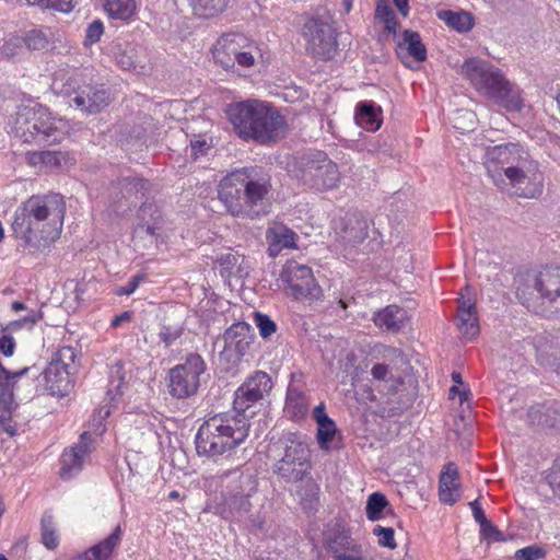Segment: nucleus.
<instances>
[{
    "instance_id": "38",
    "label": "nucleus",
    "mask_w": 560,
    "mask_h": 560,
    "mask_svg": "<svg viewBox=\"0 0 560 560\" xmlns=\"http://www.w3.org/2000/svg\"><path fill=\"white\" fill-rule=\"evenodd\" d=\"M295 234L292 231L285 230L281 233H275L269 237L268 254L271 257H276L283 248H294Z\"/></svg>"
},
{
    "instance_id": "13",
    "label": "nucleus",
    "mask_w": 560,
    "mask_h": 560,
    "mask_svg": "<svg viewBox=\"0 0 560 560\" xmlns=\"http://www.w3.org/2000/svg\"><path fill=\"white\" fill-rule=\"evenodd\" d=\"M257 52L255 43L242 33L223 34L212 48L215 63L225 70L234 69L236 63L243 68L254 66Z\"/></svg>"
},
{
    "instance_id": "63",
    "label": "nucleus",
    "mask_w": 560,
    "mask_h": 560,
    "mask_svg": "<svg viewBox=\"0 0 560 560\" xmlns=\"http://www.w3.org/2000/svg\"><path fill=\"white\" fill-rule=\"evenodd\" d=\"M52 9L61 12H69L74 7V0H50Z\"/></svg>"
},
{
    "instance_id": "3",
    "label": "nucleus",
    "mask_w": 560,
    "mask_h": 560,
    "mask_svg": "<svg viewBox=\"0 0 560 560\" xmlns=\"http://www.w3.org/2000/svg\"><path fill=\"white\" fill-rule=\"evenodd\" d=\"M226 114L234 131L243 140L268 144L281 139L285 131L284 116L264 101L249 98L232 103Z\"/></svg>"
},
{
    "instance_id": "25",
    "label": "nucleus",
    "mask_w": 560,
    "mask_h": 560,
    "mask_svg": "<svg viewBox=\"0 0 560 560\" xmlns=\"http://www.w3.org/2000/svg\"><path fill=\"white\" fill-rule=\"evenodd\" d=\"M313 418L317 423L316 439L319 448L324 451H330L337 447L335 441L339 432L334 420L326 413V407L324 402H320L314 408Z\"/></svg>"
},
{
    "instance_id": "4",
    "label": "nucleus",
    "mask_w": 560,
    "mask_h": 560,
    "mask_svg": "<svg viewBox=\"0 0 560 560\" xmlns=\"http://www.w3.org/2000/svg\"><path fill=\"white\" fill-rule=\"evenodd\" d=\"M462 74L479 94L508 112H520L523 108L520 89L488 61L469 58L462 66Z\"/></svg>"
},
{
    "instance_id": "61",
    "label": "nucleus",
    "mask_w": 560,
    "mask_h": 560,
    "mask_svg": "<svg viewBox=\"0 0 560 560\" xmlns=\"http://www.w3.org/2000/svg\"><path fill=\"white\" fill-rule=\"evenodd\" d=\"M140 280L141 278L139 276L133 277L126 285L120 287L117 293L119 295H130L137 290Z\"/></svg>"
},
{
    "instance_id": "19",
    "label": "nucleus",
    "mask_w": 560,
    "mask_h": 560,
    "mask_svg": "<svg viewBox=\"0 0 560 560\" xmlns=\"http://www.w3.org/2000/svg\"><path fill=\"white\" fill-rule=\"evenodd\" d=\"M254 335L252 326L245 322L234 323L222 337L223 348L219 353L220 361L228 366L237 365L249 351Z\"/></svg>"
},
{
    "instance_id": "60",
    "label": "nucleus",
    "mask_w": 560,
    "mask_h": 560,
    "mask_svg": "<svg viewBox=\"0 0 560 560\" xmlns=\"http://www.w3.org/2000/svg\"><path fill=\"white\" fill-rule=\"evenodd\" d=\"M15 347L14 339L9 335H2L0 337V351L3 355L10 357L13 354Z\"/></svg>"
},
{
    "instance_id": "16",
    "label": "nucleus",
    "mask_w": 560,
    "mask_h": 560,
    "mask_svg": "<svg viewBox=\"0 0 560 560\" xmlns=\"http://www.w3.org/2000/svg\"><path fill=\"white\" fill-rule=\"evenodd\" d=\"M538 164L532 155L516 143L500 144L487 150L485 166L495 186L504 183L502 173L521 166Z\"/></svg>"
},
{
    "instance_id": "54",
    "label": "nucleus",
    "mask_w": 560,
    "mask_h": 560,
    "mask_svg": "<svg viewBox=\"0 0 560 560\" xmlns=\"http://www.w3.org/2000/svg\"><path fill=\"white\" fill-rule=\"evenodd\" d=\"M40 319V314L36 311H30L28 314L19 319V320H15V322H12L8 328L11 329V330H14V329H18V328H21V327H33L38 320Z\"/></svg>"
},
{
    "instance_id": "26",
    "label": "nucleus",
    "mask_w": 560,
    "mask_h": 560,
    "mask_svg": "<svg viewBox=\"0 0 560 560\" xmlns=\"http://www.w3.org/2000/svg\"><path fill=\"white\" fill-rule=\"evenodd\" d=\"M458 477L457 466L454 463H447L441 471L439 481V495L443 503L454 504L460 497Z\"/></svg>"
},
{
    "instance_id": "46",
    "label": "nucleus",
    "mask_w": 560,
    "mask_h": 560,
    "mask_svg": "<svg viewBox=\"0 0 560 560\" xmlns=\"http://www.w3.org/2000/svg\"><path fill=\"white\" fill-rule=\"evenodd\" d=\"M373 534L378 538L377 542L382 547H386L389 549L396 548V541L394 538V529L390 527H383L381 525H376L373 528Z\"/></svg>"
},
{
    "instance_id": "18",
    "label": "nucleus",
    "mask_w": 560,
    "mask_h": 560,
    "mask_svg": "<svg viewBox=\"0 0 560 560\" xmlns=\"http://www.w3.org/2000/svg\"><path fill=\"white\" fill-rule=\"evenodd\" d=\"M504 183L497 186L502 191L522 198H537L542 192V179L539 164L521 166L502 173Z\"/></svg>"
},
{
    "instance_id": "59",
    "label": "nucleus",
    "mask_w": 560,
    "mask_h": 560,
    "mask_svg": "<svg viewBox=\"0 0 560 560\" xmlns=\"http://www.w3.org/2000/svg\"><path fill=\"white\" fill-rule=\"evenodd\" d=\"M209 149L210 147L205 139H197L190 141V154L195 160L198 159L200 155H203L206 151Z\"/></svg>"
},
{
    "instance_id": "53",
    "label": "nucleus",
    "mask_w": 560,
    "mask_h": 560,
    "mask_svg": "<svg viewBox=\"0 0 560 560\" xmlns=\"http://www.w3.org/2000/svg\"><path fill=\"white\" fill-rule=\"evenodd\" d=\"M65 160L66 154L61 151H44V166L48 168L59 167Z\"/></svg>"
},
{
    "instance_id": "15",
    "label": "nucleus",
    "mask_w": 560,
    "mask_h": 560,
    "mask_svg": "<svg viewBox=\"0 0 560 560\" xmlns=\"http://www.w3.org/2000/svg\"><path fill=\"white\" fill-rule=\"evenodd\" d=\"M258 479L253 474H241L224 495V506L236 518L248 517L253 526L261 529L265 523L259 514L252 513L250 498L257 492Z\"/></svg>"
},
{
    "instance_id": "34",
    "label": "nucleus",
    "mask_w": 560,
    "mask_h": 560,
    "mask_svg": "<svg viewBox=\"0 0 560 560\" xmlns=\"http://www.w3.org/2000/svg\"><path fill=\"white\" fill-rule=\"evenodd\" d=\"M194 15L212 19L226 10L231 0H187Z\"/></svg>"
},
{
    "instance_id": "28",
    "label": "nucleus",
    "mask_w": 560,
    "mask_h": 560,
    "mask_svg": "<svg viewBox=\"0 0 560 560\" xmlns=\"http://www.w3.org/2000/svg\"><path fill=\"white\" fill-rule=\"evenodd\" d=\"M310 400L301 389L289 386L285 398L284 411L287 416L296 422L305 419L310 411Z\"/></svg>"
},
{
    "instance_id": "52",
    "label": "nucleus",
    "mask_w": 560,
    "mask_h": 560,
    "mask_svg": "<svg viewBox=\"0 0 560 560\" xmlns=\"http://www.w3.org/2000/svg\"><path fill=\"white\" fill-rule=\"evenodd\" d=\"M479 525L482 538L493 541H500L503 539L502 533L489 520Z\"/></svg>"
},
{
    "instance_id": "9",
    "label": "nucleus",
    "mask_w": 560,
    "mask_h": 560,
    "mask_svg": "<svg viewBox=\"0 0 560 560\" xmlns=\"http://www.w3.org/2000/svg\"><path fill=\"white\" fill-rule=\"evenodd\" d=\"M302 36L306 54L315 60L329 61L339 51L338 32L332 18L327 13L308 18L303 24Z\"/></svg>"
},
{
    "instance_id": "31",
    "label": "nucleus",
    "mask_w": 560,
    "mask_h": 560,
    "mask_svg": "<svg viewBox=\"0 0 560 560\" xmlns=\"http://www.w3.org/2000/svg\"><path fill=\"white\" fill-rule=\"evenodd\" d=\"M354 119L362 128L376 131L382 125V109L372 101L360 102L355 108Z\"/></svg>"
},
{
    "instance_id": "43",
    "label": "nucleus",
    "mask_w": 560,
    "mask_h": 560,
    "mask_svg": "<svg viewBox=\"0 0 560 560\" xmlns=\"http://www.w3.org/2000/svg\"><path fill=\"white\" fill-rule=\"evenodd\" d=\"M50 32L44 30H31L23 37L24 45L30 50H43L46 49L50 40Z\"/></svg>"
},
{
    "instance_id": "27",
    "label": "nucleus",
    "mask_w": 560,
    "mask_h": 560,
    "mask_svg": "<svg viewBox=\"0 0 560 560\" xmlns=\"http://www.w3.org/2000/svg\"><path fill=\"white\" fill-rule=\"evenodd\" d=\"M122 537V529L117 525L113 533L78 556V560H109L114 550L119 546Z\"/></svg>"
},
{
    "instance_id": "44",
    "label": "nucleus",
    "mask_w": 560,
    "mask_h": 560,
    "mask_svg": "<svg viewBox=\"0 0 560 560\" xmlns=\"http://www.w3.org/2000/svg\"><path fill=\"white\" fill-rule=\"evenodd\" d=\"M546 407L547 404L537 405L530 407L527 411L528 422L533 425H539L542 428H553L557 425V418L546 417Z\"/></svg>"
},
{
    "instance_id": "64",
    "label": "nucleus",
    "mask_w": 560,
    "mask_h": 560,
    "mask_svg": "<svg viewBox=\"0 0 560 560\" xmlns=\"http://www.w3.org/2000/svg\"><path fill=\"white\" fill-rule=\"evenodd\" d=\"M26 161L32 166L44 165V151L27 152Z\"/></svg>"
},
{
    "instance_id": "24",
    "label": "nucleus",
    "mask_w": 560,
    "mask_h": 560,
    "mask_svg": "<svg viewBox=\"0 0 560 560\" xmlns=\"http://www.w3.org/2000/svg\"><path fill=\"white\" fill-rule=\"evenodd\" d=\"M370 220L362 212H349L341 220L340 237L349 244L355 245L362 243L369 231Z\"/></svg>"
},
{
    "instance_id": "36",
    "label": "nucleus",
    "mask_w": 560,
    "mask_h": 560,
    "mask_svg": "<svg viewBox=\"0 0 560 560\" xmlns=\"http://www.w3.org/2000/svg\"><path fill=\"white\" fill-rule=\"evenodd\" d=\"M105 10L114 19L128 21L136 11V4L133 0H107Z\"/></svg>"
},
{
    "instance_id": "12",
    "label": "nucleus",
    "mask_w": 560,
    "mask_h": 560,
    "mask_svg": "<svg viewBox=\"0 0 560 560\" xmlns=\"http://www.w3.org/2000/svg\"><path fill=\"white\" fill-rule=\"evenodd\" d=\"M280 441L283 456L275 465V472L288 482L301 481L311 469L308 445L293 432L283 434Z\"/></svg>"
},
{
    "instance_id": "42",
    "label": "nucleus",
    "mask_w": 560,
    "mask_h": 560,
    "mask_svg": "<svg viewBox=\"0 0 560 560\" xmlns=\"http://www.w3.org/2000/svg\"><path fill=\"white\" fill-rule=\"evenodd\" d=\"M537 352L541 365L557 371L560 370V348L558 343L539 347Z\"/></svg>"
},
{
    "instance_id": "14",
    "label": "nucleus",
    "mask_w": 560,
    "mask_h": 560,
    "mask_svg": "<svg viewBox=\"0 0 560 560\" xmlns=\"http://www.w3.org/2000/svg\"><path fill=\"white\" fill-rule=\"evenodd\" d=\"M280 281L284 293L294 300L317 301L323 296L312 269L296 260H288L282 266Z\"/></svg>"
},
{
    "instance_id": "55",
    "label": "nucleus",
    "mask_w": 560,
    "mask_h": 560,
    "mask_svg": "<svg viewBox=\"0 0 560 560\" xmlns=\"http://www.w3.org/2000/svg\"><path fill=\"white\" fill-rule=\"evenodd\" d=\"M103 34V24L101 21L92 22L86 28L85 44H94L100 40Z\"/></svg>"
},
{
    "instance_id": "32",
    "label": "nucleus",
    "mask_w": 560,
    "mask_h": 560,
    "mask_svg": "<svg viewBox=\"0 0 560 560\" xmlns=\"http://www.w3.org/2000/svg\"><path fill=\"white\" fill-rule=\"evenodd\" d=\"M33 370L34 366H31L10 373L0 364V418L4 417V413L9 410L12 404L13 395L10 380L23 376Z\"/></svg>"
},
{
    "instance_id": "11",
    "label": "nucleus",
    "mask_w": 560,
    "mask_h": 560,
    "mask_svg": "<svg viewBox=\"0 0 560 560\" xmlns=\"http://www.w3.org/2000/svg\"><path fill=\"white\" fill-rule=\"evenodd\" d=\"M295 176L303 186L315 191L332 190L341 179L338 165L323 151L303 156Z\"/></svg>"
},
{
    "instance_id": "62",
    "label": "nucleus",
    "mask_w": 560,
    "mask_h": 560,
    "mask_svg": "<svg viewBox=\"0 0 560 560\" xmlns=\"http://www.w3.org/2000/svg\"><path fill=\"white\" fill-rule=\"evenodd\" d=\"M470 505V509H471V512H472V515H474V518L475 521L478 523V524H481L483 523L485 521H487L488 518L486 517L485 515V512L483 510L481 509V505L480 503L478 502V500H475L472 502L469 503Z\"/></svg>"
},
{
    "instance_id": "45",
    "label": "nucleus",
    "mask_w": 560,
    "mask_h": 560,
    "mask_svg": "<svg viewBox=\"0 0 560 560\" xmlns=\"http://www.w3.org/2000/svg\"><path fill=\"white\" fill-rule=\"evenodd\" d=\"M23 46V37L18 35H10L5 38L3 36V40L0 44L1 55L3 58L11 59L22 50Z\"/></svg>"
},
{
    "instance_id": "58",
    "label": "nucleus",
    "mask_w": 560,
    "mask_h": 560,
    "mask_svg": "<svg viewBox=\"0 0 560 560\" xmlns=\"http://www.w3.org/2000/svg\"><path fill=\"white\" fill-rule=\"evenodd\" d=\"M371 374L377 381H388L392 378L389 366L383 363L374 364Z\"/></svg>"
},
{
    "instance_id": "29",
    "label": "nucleus",
    "mask_w": 560,
    "mask_h": 560,
    "mask_svg": "<svg viewBox=\"0 0 560 560\" xmlns=\"http://www.w3.org/2000/svg\"><path fill=\"white\" fill-rule=\"evenodd\" d=\"M406 319L407 312L397 305H388L373 317V322L377 327L393 332L402 329Z\"/></svg>"
},
{
    "instance_id": "22",
    "label": "nucleus",
    "mask_w": 560,
    "mask_h": 560,
    "mask_svg": "<svg viewBox=\"0 0 560 560\" xmlns=\"http://www.w3.org/2000/svg\"><path fill=\"white\" fill-rule=\"evenodd\" d=\"M271 388L270 376L262 371L255 372L235 392L234 412L244 415L246 409L262 399Z\"/></svg>"
},
{
    "instance_id": "6",
    "label": "nucleus",
    "mask_w": 560,
    "mask_h": 560,
    "mask_svg": "<svg viewBox=\"0 0 560 560\" xmlns=\"http://www.w3.org/2000/svg\"><path fill=\"white\" fill-rule=\"evenodd\" d=\"M10 133L22 143L55 144L68 132V122L40 105L21 106L9 120Z\"/></svg>"
},
{
    "instance_id": "49",
    "label": "nucleus",
    "mask_w": 560,
    "mask_h": 560,
    "mask_svg": "<svg viewBox=\"0 0 560 560\" xmlns=\"http://www.w3.org/2000/svg\"><path fill=\"white\" fill-rule=\"evenodd\" d=\"M124 382H125L124 366L120 362H116L110 368V372H109L110 387L108 389V393H113L114 390L119 392Z\"/></svg>"
},
{
    "instance_id": "40",
    "label": "nucleus",
    "mask_w": 560,
    "mask_h": 560,
    "mask_svg": "<svg viewBox=\"0 0 560 560\" xmlns=\"http://www.w3.org/2000/svg\"><path fill=\"white\" fill-rule=\"evenodd\" d=\"M388 501L386 497L380 492L372 493L366 502V517L372 521H378L383 517V512L387 508Z\"/></svg>"
},
{
    "instance_id": "7",
    "label": "nucleus",
    "mask_w": 560,
    "mask_h": 560,
    "mask_svg": "<svg viewBox=\"0 0 560 560\" xmlns=\"http://www.w3.org/2000/svg\"><path fill=\"white\" fill-rule=\"evenodd\" d=\"M516 296L527 308L537 310L548 304L560 311V267L546 266L538 271H526L515 278Z\"/></svg>"
},
{
    "instance_id": "21",
    "label": "nucleus",
    "mask_w": 560,
    "mask_h": 560,
    "mask_svg": "<svg viewBox=\"0 0 560 560\" xmlns=\"http://www.w3.org/2000/svg\"><path fill=\"white\" fill-rule=\"evenodd\" d=\"M163 225L164 219L160 208L155 203H142L137 212V223L132 232L135 244L142 242L143 247L154 245Z\"/></svg>"
},
{
    "instance_id": "39",
    "label": "nucleus",
    "mask_w": 560,
    "mask_h": 560,
    "mask_svg": "<svg viewBox=\"0 0 560 560\" xmlns=\"http://www.w3.org/2000/svg\"><path fill=\"white\" fill-rule=\"evenodd\" d=\"M375 16L384 24L386 32L396 33L398 22L395 12L388 4V0H377Z\"/></svg>"
},
{
    "instance_id": "20",
    "label": "nucleus",
    "mask_w": 560,
    "mask_h": 560,
    "mask_svg": "<svg viewBox=\"0 0 560 560\" xmlns=\"http://www.w3.org/2000/svg\"><path fill=\"white\" fill-rule=\"evenodd\" d=\"M323 546L332 560H368L362 544L339 526L324 533Z\"/></svg>"
},
{
    "instance_id": "50",
    "label": "nucleus",
    "mask_w": 560,
    "mask_h": 560,
    "mask_svg": "<svg viewBox=\"0 0 560 560\" xmlns=\"http://www.w3.org/2000/svg\"><path fill=\"white\" fill-rule=\"evenodd\" d=\"M243 261H244L243 256L235 254V253H230V252L222 254L218 258V262L220 264V266L225 271H228L230 273L234 267H238V272H241V262H243Z\"/></svg>"
},
{
    "instance_id": "56",
    "label": "nucleus",
    "mask_w": 560,
    "mask_h": 560,
    "mask_svg": "<svg viewBox=\"0 0 560 560\" xmlns=\"http://www.w3.org/2000/svg\"><path fill=\"white\" fill-rule=\"evenodd\" d=\"M182 336V329L173 328L170 326H163L159 332L160 339L165 343L166 347L171 346L176 339Z\"/></svg>"
},
{
    "instance_id": "35",
    "label": "nucleus",
    "mask_w": 560,
    "mask_h": 560,
    "mask_svg": "<svg viewBox=\"0 0 560 560\" xmlns=\"http://www.w3.org/2000/svg\"><path fill=\"white\" fill-rule=\"evenodd\" d=\"M438 16L447 26L458 33H467L471 31L475 25L474 16L467 11L455 12L452 10H441L438 12Z\"/></svg>"
},
{
    "instance_id": "41",
    "label": "nucleus",
    "mask_w": 560,
    "mask_h": 560,
    "mask_svg": "<svg viewBox=\"0 0 560 560\" xmlns=\"http://www.w3.org/2000/svg\"><path fill=\"white\" fill-rule=\"evenodd\" d=\"M42 542L44 546L54 550L58 547L59 540L55 532L54 517L50 514H44L40 521Z\"/></svg>"
},
{
    "instance_id": "37",
    "label": "nucleus",
    "mask_w": 560,
    "mask_h": 560,
    "mask_svg": "<svg viewBox=\"0 0 560 560\" xmlns=\"http://www.w3.org/2000/svg\"><path fill=\"white\" fill-rule=\"evenodd\" d=\"M402 40L410 56H412L417 61L425 60L427 48L423 45L419 33L411 30H405L402 32Z\"/></svg>"
},
{
    "instance_id": "57",
    "label": "nucleus",
    "mask_w": 560,
    "mask_h": 560,
    "mask_svg": "<svg viewBox=\"0 0 560 560\" xmlns=\"http://www.w3.org/2000/svg\"><path fill=\"white\" fill-rule=\"evenodd\" d=\"M151 419L152 418L148 415H140L136 420L137 428L143 430V434L148 433L156 436V425L151 421Z\"/></svg>"
},
{
    "instance_id": "33",
    "label": "nucleus",
    "mask_w": 560,
    "mask_h": 560,
    "mask_svg": "<svg viewBox=\"0 0 560 560\" xmlns=\"http://www.w3.org/2000/svg\"><path fill=\"white\" fill-rule=\"evenodd\" d=\"M113 57L118 67L122 70L137 69L139 61V49L131 43H116L112 47Z\"/></svg>"
},
{
    "instance_id": "48",
    "label": "nucleus",
    "mask_w": 560,
    "mask_h": 560,
    "mask_svg": "<svg viewBox=\"0 0 560 560\" xmlns=\"http://www.w3.org/2000/svg\"><path fill=\"white\" fill-rule=\"evenodd\" d=\"M545 556L546 551L544 548L537 545H532L517 550L514 555V558L515 560H539L545 558Z\"/></svg>"
},
{
    "instance_id": "23",
    "label": "nucleus",
    "mask_w": 560,
    "mask_h": 560,
    "mask_svg": "<svg viewBox=\"0 0 560 560\" xmlns=\"http://www.w3.org/2000/svg\"><path fill=\"white\" fill-rule=\"evenodd\" d=\"M91 452L92 436L89 432H83L80 435V441L61 455L60 477L67 480L78 475Z\"/></svg>"
},
{
    "instance_id": "8",
    "label": "nucleus",
    "mask_w": 560,
    "mask_h": 560,
    "mask_svg": "<svg viewBox=\"0 0 560 560\" xmlns=\"http://www.w3.org/2000/svg\"><path fill=\"white\" fill-rule=\"evenodd\" d=\"M60 91L77 109L88 115L101 113L112 102V94L104 84L94 82L81 72L68 77Z\"/></svg>"
},
{
    "instance_id": "10",
    "label": "nucleus",
    "mask_w": 560,
    "mask_h": 560,
    "mask_svg": "<svg viewBox=\"0 0 560 560\" xmlns=\"http://www.w3.org/2000/svg\"><path fill=\"white\" fill-rule=\"evenodd\" d=\"M77 357L74 348L70 346L59 348L37 377V388L42 386V389L51 396H67L73 387L72 375L78 368Z\"/></svg>"
},
{
    "instance_id": "1",
    "label": "nucleus",
    "mask_w": 560,
    "mask_h": 560,
    "mask_svg": "<svg viewBox=\"0 0 560 560\" xmlns=\"http://www.w3.org/2000/svg\"><path fill=\"white\" fill-rule=\"evenodd\" d=\"M65 212L61 195L32 196L15 211L13 234L31 253L42 252L59 237Z\"/></svg>"
},
{
    "instance_id": "51",
    "label": "nucleus",
    "mask_w": 560,
    "mask_h": 560,
    "mask_svg": "<svg viewBox=\"0 0 560 560\" xmlns=\"http://www.w3.org/2000/svg\"><path fill=\"white\" fill-rule=\"evenodd\" d=\"M547 482L552 492L560 497V458L555 462L550 472L547 476Z\"/></svg>"
},
{
    "instance_id": "30",
    "label": "nucleus",
    "mask_w": 560,
    "mask_h": 560,
    "mask_svg": "<svg viewBox=\"0 0 560 560\" xmlns=\"http://www.w3.org/2000/svg\"><path fill=\"white\" fill-rule=\"evenodd\" d=\"M456 326L460 334L468 339L476 337L479 331V323L476 307L469 301H462L458 307Z\"/></svg>"
},
{
    "instance_id": "5",
    "label": "nucleus",
    "mask_w": 560,
    "mask_h": 560,
    "mask_svg": "<svg viewBox=\"0 0 560 560\" xmlns=\"http://www.w3.org/2000/svg\"><path fill=\"white\" fill-rule=\"evenodd\" d=\"M249 422L245 415L218 413L206 420L196 434L199 455L217 457L242 444L248 436Z\"/></svg>"
},
{
    "instance_id": "47",
    "label": "nucleus",
    "mask_w": 560,
    "mask_h": 560,
    "mask_svg": "<svg viewBox=\"0 0 560 560\" xmlns=\"http://www.w3.org/2000/svg\"><path fill=\"white\" fill-rule=\"evenodd\" d=\"M255 324L259 329L262 338L271 336L276 331V323L268 316L261 313H255Z\"/></svg>"
},
{
    "instance_id": "2",
    "label": "nucleus",
    "mask_w": 560,
    "mask_h": 560,
    "mask_svg": "<svg viewBox=\"0 0 560 560\" xmlns=\"http://www.w3.org/2000/svg\"><path fill=\"white\" fill-rule=\"evenodd\" d=\"M269 175L256 167L235 170L218 185V198L234 218L257 219L268 213Z\"/></svg>"
},
{
    "instance_id": "17",
    "label": "nucleus",
    "mask_w": 560,
    "mask_h": 560,
    "mask_svg": "<svg viewBox=\"0 0 560 560\" xmlns=\"http://www.w3.org/2000/svg\"><path fill=\"white\" fill-rule=\"evenodd\" d=\"M206 372V364L199 354H190L186 361L171 369L168 373V392L177 399L195 396L200 387V376Z\"/></svg>"
}]
</instances>
